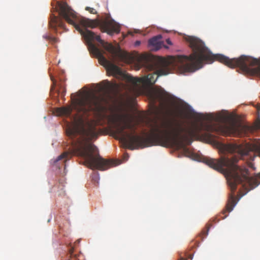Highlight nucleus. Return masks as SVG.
I'll return each mask as SVG.
<instances>
[{
  "label": "nucleus",
  "mask_w": 260,
  "mask_h": 260,
  "mask_svg": "<svg viewBox=\"0 0 260 260\" xmlns=\"http://www.w3.org/2000/svg\"><path fill=\"white\" fill-rule=\"evenodd\" d=\"M205 119L210 122L194 123L191 128L186 129L180 121L162 118L152 125L150 135L144 137L135 135L136 128L127 120L126 115L115 114L110 117V120L115 125L116 139L122 141L131 150L157 145H167L180 149L185 145H190L193 139L202 131L207 132L204 136L209 140L214 139V136L209 133L229 135V125L226 124L229 120V115L210 114L206 116Z\"/></svg>",
  "instance_id": "nucleus-1"
},
{
  "label": "nucleus",
  "mask_w": 260,
  "mask_h": 260,
  "mask_svg": "<svg viewBox=\"0 0 260 260\" xmlns=\"http://www.w3.org/2000/svg\"><path fill=\"white\" fill-rule=\"evenodd\" d=\"M108 103V100L104 96L89 94L75 100L74 108L77 113L74 118L73 125L66 130L67 135L71 139L72 154L63 152L58 156L56 162L63 159L64 162L72 155H76L83 157L87 167L93 170L104 171L119 164L117 160L102 158L96 152V147L91 142L97 139L100 132L95 122L88 119L89 112H103Z\"/></svg>",
  "instance_id": "nucleus-2"
},
{
  "label": "nucleus",
  "mask_w": 260,
  "mask_h": 260,
  "mask_svg": "<svg viewBox=\"0 0 260 260\" xmlns=\"http://www.w3.org/2000/svg\"><path fill=\"white\" fill-rule=\"evenodd\" d=\"M185 40L192 50V53L189 56L178 55L172 57L169 61L161 59L158 62H149L147 65V69L149 71H154L152 74H149L141 78L126 75L124 76L125 81L131 84L135 88L141 85H152L159 76L169 74L167 67L169 63L178 68L182 73H187L194 72L200 69L204 62L210 63L215 60L231 68L238 67L243 73L253 76V57L241 55L239 58L230 59L222 54H213L205 46L204 42L198 38L187 36L185 37Z\"/></svg>",
  "instance_id": "nucleus-3"
},
{
  "label": "nucleus",
  "mask_w": 260,
  "mask_h": 260,
  "mask_svg": "<svg viewBox=\"0 0 260 260\" xmlns=\"http://www.w3.org/2000/svg\"><path fill=\"white\" fill-rule=\"evenodd\" d=\"M219 149L223 154L219 159L205 157L203 162L224 174L232 191H235L239 185L240 192L237 195H246L260 184V173L249 177L247 169L236 165L239 158L253 160L255 153L260 156V141L244 145L222 144Z\"/></svg>",
  "instance_id": "nucleus-4"
},
{
  "label": "nucleus",
  "mask_w": 260,
  "mask_h": 260,
  "mask_svg": "<svg viewBox=\"0 0 260 260\" xmlns=\"http://www.w3.org/2000/svg\"><path fill=\"white\" fill-rule=\"evenodd\" d=\"M58 7L60 16L68 23L73 25L80 32L87 41L90 51L101 61L107 64L108 71L113 75H120V69L116 65L109 62L103 55L102 51L92 42L97 41L106 50L114 56L118 53L116 48L111 44L102 40L100 36L96 35L95 33L86 28L87 27L94 28L99 26L102 32L112 36L114 34L119 33V25L111 19L109 15L107 16L104 19L93 20L79 16L66 2H58Z\"/></svg>",
  "instance_id": "nucleus-5"
},
{
  "label": "nucleus",
  "mask_w": 260,
  "mask_h": 260,
  "mask_svg": "<svg viewBox=\"0 0 260 260\" xmlns=\"http://www.w3.org/2000/svg\"><path fill=\"white\" fill-rule=\"evenodd\" d=\"M170 94L160 86H156L149 89L148 96L151 102L155 104L159 102L161 107H164Z\"/></svg>",
  "instance_id": "nucleus-6"
},
{
  "label": "nucleus",
  "mask_w": 260,
  "mask_h": 260,
  "mask_svg": "<svg viewBox=\"0 0 260 260\" xmlns=\"http://www.w3.org/2000/svg\"><path fill=\"white\" fill-rule=\"evenodd\" d=\"M162 37L161 35H158L150 39L148 41V45L149 46L153 47L154 50L160 49L162 46L165 48H168V47L164 45V42L160 41Z\"/></svg>",
  "instance_id": "nucleus-7"
},
{
  "label": "nucleus",
  "mask_w": 260,
  "mask_h": 260,
  "mask_svg": "<svg viewBox=\"0 0 260 260\" xmlns=\"http://www.w3.org/2000/svg\"><path fill=\"white\" fill-rule=\"evenodd\" d=\"M49 25L50 27L53 29H56L57 26L60 27L62 29H66L64 23H63L62 19L58 18L53 14H52L50 16Z\"/></svg>",
  "instance_id": "nucleus-8"
},
{
  "label": "nucleus",
  "mask_w": 260,
  "mask_h": 260,
  "mask_svg": "<svg viewBox=\"0 0 260 260\" xmlns=\"http://www.w3.org/2000/svg\"><path fill=\"white\" fill-rule=\"evenodd\" d=\"M237 197V196H230L225 208L223 210L221 213L222 214L224 215L227 212H230L233 210L234 207L239 200V199L236 198Z\"/></svg>",
  "instance_id": "nucleus-9"
},
{
  "label": "nucleus",
  "mask_w": 260,
  "mask_h": 260,
  "mask_svg": "<svg viewBox=\"0 0 260 260\" xmlns=\"http://www.w3.org/2000/svg\"><path fill=\"white\" fill-rule=\"evenodd\" d=\"M120 87V85L116 83H111L108 81H106L104 88L109 93L110 92H117Z\"/></svg>",
  "instance_id": "nucleus-10"
},
{
  "label": "nucleus",
  "mask_w": 260,
  "mask_h": 260,
  "mask_svg": "<svg viewBox=\"0 0 260 260\" xmlns=\"http://www.w3.org/2000/svg\"><path fill=\"white\" fill-rule=\"evenodd\" d=\"M72 111V108L71 106H68L57 108L55 113L58 116H69L71 115Z\"/></svg>",
  "instance_id": "nucleus-11"
},
{
  "label": "nucleus",
  "mask_w": 260,
  "mask_h": 260,
  "mask_svg": "<svg viewBox=\"0 0 260 260\" xmlns=\"http://www.w3.org/2000/svg\"><path fill=\"white\" fill-rule=\"evenodd\" d=\"M59 80L61 83L58 85L59 89L57 90V94H60L61 96H64L66 92V87L63 84L64 80L61 78Z\"/></svg>",
  "instance_id": "nucleus-12"
},
{
  "label": "nucleus",
  "mask_w": 260,
  "mask_h": 260,
  "mask_svg": "<svg viewBox=\"0 0 260 260\" xmlns=\"http://www.w3.org/2000/svg\"><path fill=\"white\" fill-rule=\"evenodd\" d=\"M100 180V176L98 173H94L91 176V182L95 186L99 184Z\"/></svg>",
  "instance_id": "nucleus-13"
},
{
  "label": "nucleus",
  "mask_w": 260,
  "mask_h": 260,
  "mask_svg": "<svg viewBox=\"0 0 260 260\" xmlns=\"http://www.w3.org/2000/svg\"><path fill=\"white\" fill-rule=\"evenodd\" d=\"M43 37L44 38H45L46 39L50 41L53 44L56 43L58 42V40L57 38L54 37L53 36H51L50 35H44L43 36Z\"/></svg>",
  "instance_id": "nucleus-14"
},
{
  "label": "nucleus",
  "mask_w": 260,
  "mask_h": 260,
  "mask_svg": "<svg viewBox=\"0 0 260 260\" xmlns=\"http://www.w3.org/2000/svg\"><path fill=\"white\" fill-rule=\"evenodd\" d=\"M85 10L86 11H88L91 14H96L97 13V12L95 10V9H94L93 8L89 7H86L85 8Z\"/></svg>",
  "instance_id": "nucleus-15"
},
{
  "label": "nucleus",
  "mask_w": 260,
  "mask_h": 260,
  "mask_svg": "<svg viewBox=\"0 0 260 260\" xmlns=\"http://www.w3.org/2000/svg\"><path fill=\"white\" fill-rule=\"evenodd\" d=\"M74 252V247H71L69 250V254L70 255V257L72 256Z\"/></svg>",
  "instance_id": "nucleus-16"
},
{
  "label": "nucleus",
  "mask_w": 260,
  "mask_h": 260,
  "mask_svg": "<svg viewBox=\"0 0 260 260\" xmlns=\"http://www.w3.org/2000/svg\"><path fill=\"white\" fill-rule=\"evenodd\" d=\"M247 165H248V166L250 168H252V169H254V167H253V164H252V162H251V161H248V162H247Z\"/></svg>",
  "instance_id": "nucleus-17"
},
{
  "label": "nucleus",
  "mask_w": 260,
  "mask_h": 260,
  "mask_svg": "<svg viewBox=\"0 0 260 260\" xmlns=\"http://www.w3.org/2000/svg\"><path fill=\"white\" fill-rule=\"evenodd\" d=\"M166 42H167V43L168 44H169V45H172V42H171V40H170L169 39H167L166 40Z\"/></svg>",
  "instance_id": "nucleus-18"
},
{
  "label": "nucleus",
  "mask_w": 260,
  "mask_h": 260,
  "mask_svg": "<svg viewBox=\"0 0 260 260\" xmlns=\"http://www.w3.org/2000/svg\"><path fill=\"white\" fill-rule=\"evenodd\" d=\"M141 44V42L140 41H137L135 43V45L137 46H139Z\"/></svg>",
  "instance_id": "nucleus-19"
},
{
  "label": "nucleus",
  "mask_w": 260,
  "mask_h": 260,
  "mask_svg": "<svg viewBox=\"0 0 260 260\" xmlns=\"http://www.w3.org/2000/svg\"><path fill=\"white\" fill-rule=\"evenodd\" d=\"M209 231V228L207 229V231L206 232H203V234H205V236H206L208 235V232Z\"/></svg>",
  "instance_id": "nucleus-20"
},
{
  "label": "nucleus",
  "mask_w": 260,
  "mask_h": 260,
  "mask_svg": "<svg viewBox=\"0 0 260 260\" xmlns=\"http://www.w3.org/2000/svg\"><path fill=\"white\" fill-rule=\"evenodd\" d=\"M257 126L260 128V120L258 121L257 123Z\"/></svg>",
  "instance_id": "nucleus-21"
},
{
  "label": "nucleus",
  "mask_w": 260,
  "mask_h": 260,
  "mask_svg": "<svg viewBox=\"0 0 260 260\" xmlns=\"http://www.w3.org/2000/svg\"><path fill=\"white\" fill-rule=\"evenodd\" d=\"M51 80H52V81H53V84L55 85V84H56V81H54V80L53 79L52 77H51Z\"/></svg>",
  "instance_id": "nucleus-22"
},
{
  "label": "nucleus",
  "mask_w": 260,
  "mask_h": 260,
  "mask_svg": "<svg viewBox=\"0 0 260 260\" xmlns=\"http://www.w3.org/2000/svg\"><path fill=\"white\" fill-rule=\"evenodd\" d=\"M227 216H228V215H227V214H225V215H224V216H223V217H221V218H222V219H224V218H225Z\"/></svg>",
  "instance_id": "nucleus-23"
},
{
  "label": "nucleus",
  "mask_w": 260,
  "mask_h": 260,
  "mask_svg": "<svg viewBox=\"0 0 260 260\" xmlns=\"http://www.w3.org/2000/svg\"><path fill=\"white\" fill-rule=\"evenodd\" d=\"M80 242V240H78L75 243L76 244L77 243H79Z\"/></svg>",
  "instance_id": "nucleus-24"
},
{
  "label": "nucleus",
  "mask_w": 260,
  "mask_h": 260,
  "mask_svg": "<svg viewBox=\"0 0 260 260\" xmlns=\"http://www.w3.org/2000/svg\"><path fill=\"white\" fill-rule=\"evenodd\" d=\"M125 155H126L127 157H128V154H126Z\"/></svg>",
  "instance_id": "nucleus-25"
},
{
  "label": "nucleus",
  "mask_w": 260,
  "mask_h": 260,
  "mask_svg": "<svg viewBox=\"0 0 260 260\" xmlns=\"http://www.w3.org/2000/svg\"><path fill=\"white\" fill-rule=\"evenodd\" d=\"M179 260H182V259H179Z\"/></svg>",
  "instance_id": "nucleus-26"
}]
</instances>
